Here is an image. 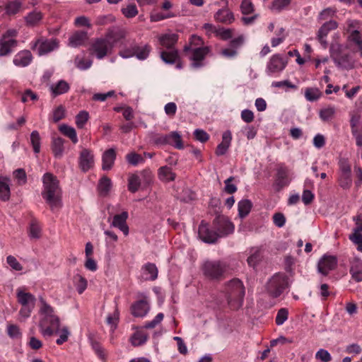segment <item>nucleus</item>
I'll return each mask as SVG.
<instances>
[{
  "mask_svg": "<svg viewBox=\"0 0 362 362\" xmlns=\"http://www.w3.org/2000/svg\"><path fill=\"white\" fill-rule=\"evenodd\" d=\"M42 198L49 206L52 211H58L62 207V203L61 189L57 177L51 173H45L42 177Z\"/></svg>",
  "mask_w": 362,
  "mask_h": 362,
  "instance_id": "obj_1",
  "label": "nucleus"
},
{
  "mask_svg": "<svg viewBox=\"0 0 362 362\" xmlns=\"http://www.w3.org/2000/svg\"><path fill=\"white\" fill-rule=\"evenodd\" d=\"M39 300L40 303V331L44 337H51L54 333V327L60 325V320L54 314L53 308L47 304L43 298L40 297Z\"/></svg>",
  "mask_w": 362,
  "mask_h": 362,
  "instance_id": "obj_2",
  "label": "nucleus"
},
{
  "mask_svg": "<svg viewBox=\"0 0 362 362\" xmlns=\"http://www.w3.org/2000/svg\"><path fill=\"white\" fill-rule=\"evenodd\" d=\"M222 292L231 309L237 310L243 305L245 291L240 279H233L228 281Z\"/></svg>",
  "mask_w": 362,
  "mask_h": 362,
  "instance_id": "obj_3",
  "label": "nucleus"
},
{
  "mask_svg": "<svg viewBox=\"0 0 362 362\" xmlns=\"http://www.w3.org/2000/svg\"><path fill=\"white\" fill-rule=\"evenodd\" d=\"M185 51L192 61V66L194 68H199L204 65V61L209 49L203 46V41L200 37L192 35L189 45L185 47Z\"/></svg>",
  "mask_w": 362,
  "mask_h": 362,
  "instance_id": "obj_4",
  "label": "nucleus"
},
{
  "mask_svg": "<svg viewBox=\"0 0 362 362\" xmlns=\"http://www.w3.org/2000/svg\"><path fill=\"white\" fill-rule=\"evenodd\" d=\"M17 301L21 305L19 316L21 320H24L30 316L33 310L36 298L34 295L25 291V288H18L16 290Z\"/></svg>",
  "mask_w": 362,
  "mask_h": 362,
  "instance_id": "obj_5",
  "label": "nucleus"
},
{
  "mask_svg": "<svg viewBox=\"0 0 362 362\" xmlns=\"http://www.w3.org/2000/svg\"><path fill=\"white\" fill-rule=\"evenodd\" d=\"M362 23L356 19H347L343 24L344 34L347 35V41L352 44H361L362 40Z\"/></svg>",
  "mask_w": 362,
  "mask_h": 362,
  "instance_id": "obj_6",
  "label": "nucleus"
},
{
  "mask_svg": "<svg viewBox=\"0 0 362 362\" xmlns=\"http://www.w3.org/2000/svg\"><path fill=\"white\" fill-rule=\"evenodd\" d=\"M59 41L57 38L47 39L40 37L30 43V48L40 56L45 55L59 48Z\"/></svg>",
  "mask_w": 362,
  "mask_h": 362,
  "instance_id": "obj_7",
  "label": "nucleus"
},
{
  "mask_svg": "<svg viewBox=\"0 0 362 362\" xmlns=\"http://www.w3.org/2000/svg\"><path fill=\"white\" fill-rule=\"evenodd\" d=\"M288 278L286 274L276 273L271 277L267 284L268 293L273 297H279L288 287Z\"/></svg>",
  "mask_w": 362,
  "mask_h": 362,
  "instance_id": "obj_8",
  "label": "nucleus"
},
{
  "mask_svg": "<svg viewBox=\"0 0 362 362\" xmlns=\"http://www.w3.org/2000/svg\"><path fill=\"white\" fill-rule=\"evenodd\" d=\"M150 52L151 47L148 45H139L134 43L129 48H121L119 54L124 59L136 57L139 60H145L148 57Z\"/></svg>",
  "mask_w": 362,
  "mask_h": 362,
  "instance_id": "obj_9",
  "label": "nucleus"
},
{
  "mask_svg": "<svg viewBox=\"0 0 362 362\" xmlns=\"http://www.w3.org/2000/svg\"><path fill=\"white\" fill-rule=\"evenodd\" d=\"M137 298H139L135 301L131 306V313L135 317H144L150 310V300L146 293H139Z\"/></svg>",
  "mask_w": 362,
  "mask_h": 362,
  "instance_id": "obj_10",
  "label": "nucleus"
},
{
  "mask_svg": "<svg viewBox=\"0 0 362 362\" xmlns=\"http://www.w3.org/2000/svg\"><path fill=\"white\" fill-rule=\"evenodd\" d=\"M240 12L243 14L241 21L245 25H252L257 19L259 15L255 13V5L252 0H242L240 5Z\"/></svg>",
  "mask_w": 362,
  "mask_h": 362,
  "instance_id": "obj_11",
  "label": "nucleus"
},
{
  "mask_svg": "<svg viewBox=\"0 0 362 362\" xmlns=\"http://www.w3.org/2000/svg\"><path fill=\"white\" fill-rule=\"evenodd\" d=\"M112 51L111 45L104 37L95 39L90 47V52L95 55L97 59H102Z\"/></svg>",
  "mask_w": 362,
  "mask_h": 362,
  "instance_id": "obj_12",
  "label": "nucleus"
},
{
  "mask_svg": "<svg viewBox=\"0 0 362 362\" xmlns=\"http://www.w3.org/2000/svg\"><path fill=\"white\" fill-rule=\"evenodd\" d=\"M198 237L202 241L209 244H214L219 239L216 229H212L204 221H202L199 226Z\"/></svg>",
  "mask_w": 362,
  "mask_h": 362,
  "instance_id": "obj_13",
  "label": "nucleus"
},
{
  "mask_svg": "<svg viewBox=\"0 0 362 362\" xmlns=\"http://www.w3.org/2000/svg\"><path fill=\"white\" fill-rule=\"evenodd\" d=\"M213 226L219 238L233 233L235 229L233 223L223 216H217L213 221Z\"/></svg>",
  "mask_w": 362,
  "mask_h": 362,
  "instance_id": "obj_14",
  "label": "nucleus"
},
{
  "mask_svg": "<svg viewBox=\"0 0 362 362\" xmlns=\"http://www.w3.org/2000/svg\"><path fill=\"white\" fill-rule=\"evenodd\" d=\"M286 59L279 54L272 55L266 66V73L269 76L281 72L286 66Z\"/></svg>",
  "mask_w": 362,
  "mask_h": 362,
  "instance_id": "obj_15",
  "label": "nucleus"
},
{
  "mask_svg": "<svg viewBox=\"0 0 362 362\" xmlns=\"http://www.w3.org/2000/svg\"><path fill=\"white\" fill-rule=\"evenodd\" d=\"M337 265V259L335 256L325 255L318 262L317 270L323 276H327L330 271L334 270Z\"/></svg>",
  "mask_w": 362,
  "mask_h": 362,
  "instance_id": "obj_16",
  "label": "nucleus"
},
{
  "mask_svg": "<svg viewBox=\"0 0 362 362\" xmlns=\"http://www.w3.org/2000/svg\"><path fill=\"white\" fill-rule=\"evenodd\" d=\"M225 6L218 9L214 15V20L217 22L230 25L235 21L233 13L228 8V0H221Z\"/></svg>",
  "mask_w": 362,
  "mask_h": 362,
  "instance_id": "obj_17",
  "label": "nucleus"
},
{
  "mask_svg": "<svg viewBox=\"0 0 362 362\" xmlns=\"http://www.w3.org/2000/svg\"><path fill=\"white\" fill-rule=\"evenodd\" d=\"M204 275L211 279L218 278L223 272V267L219 262L206 261L202 266Z\"/></svg>",
  "mask_w": 362,
  "mask_h": 362,
  "instance_id": "obj_18",
  "label": "nucleus"
},
{
  "mask_svg": "<svg viewBox=\"0 0 362 362\" xmlns=\"http://www.w3.org/2000/svg\"><path fill=\"white\" fill-rule=\"evenodd\" d=\"M94 165V156L88 149L81 151L79 156V166L83 172H86Z\"/></svg>",
  "mask_w": 362,
  "mask_h": 362,
  "instance_id": "obj_19",
  "label": "nucleus"
},
{
  "mask_svg": "<svg viewBox=\"0 0 362 362\" xmlns=\"http://www.w3.org/2000/svg\"><path fill=\"white\" fill-rule=\"evenodd\" d=\"M128 216L127 211H122L121 214H116L113 216L111 223L112 226L119 229L126 236L129 234V227L127 224Z\"/></svg>",
  "mask_w": 362,
  "mask_h": 362,
  "instance_id": "obj_20",
  "label": "nucleus"
},
{
  "mask_svg": "<svg viewBox=\"0 0 362 362\" xmlns=\"http://www.w3.org/2000/svg\"><path fill=\"white\" fill-rule=\"evenodd\" d=\"M33 61V55L29 50L18 52L13 59V63L18 67L28 66Z\"/></svg>",
  "mask_w": 362,
  "mask_h": 362,
  "instance_id": "obj_21",
  "label": "nucleus"
},
{
  "mask_svg": "<svg viewBox=\"0 0 362 362\" xmlns=\"http://www.w3.org/2000/svg\"><path fill=\"white\" fill-rule=\"evenodd\" d=\"M124 37L125 33L124 30L117 28H112L110 29L107 32L104 38L111 45V49H112V48Z\"/></svg>",
  "mask_w": 362,
  "mask_h": 362,
  "instance_id": "obj_22",
  "label": "nucleus"
},
{
  "mask_svg": "<svg viewBox=\"0 0 362 362\" xmlns=\"http://www.w3.org/2000/svg\"><path fill=\"white\" fill-rule=\"evenodd\" d=\"M158 274V268L153 263L148 262L141 267V277L145 281H155Z\"/></svg>",
  "mask_w": 362,
  "mask_h": 362,
  "instance_id": "obj_23",
  "label": "nucleus"
},
{
  "mask_svg": "<svg viewBox=\"0 0 362 362\" xmlns=\"http://www.w3.org/2000/svg\"><path fill=\"white\" fill-rule=\"evenodd\" d=\"M232 141V134L230 131H225L222 134V141L217 146L216 149V154L218 156H223L226 153L230 148Z\"/></svg>",
  "mask_w": 362,
  "mask_h": 362,
  "instance_id": "obj_24",
  "label": "nucleus"
},
{
  "mask_svg": "<svg viewBox=\"0 0 362 362\" xmlns=\"http://www.w3.org/2000/svg\"><path fill=\"white\" fill-rule=\"evenodd\" d=\"M17 46V41L15 39L0 38V57L10 55L14 48Z\"/></svg>",
  "mask_w": 362,
  "mask_h": 362,
  "instance_id": "obj_25",
  "label": "nucleus"
},
{
  "mask_svg": "<svg viewBox=\"0 0 362 362\" xmlns=\"http://www.w3.org/2000/svg\"><path fill=\"white\" fill-rule=\"evenodd\" d=\"M177 40L178 36L175 33H166L159 37L160 44L167 50L175 49V45Z\"/></svg>",
  "mask_w": 362,
  "mask_h": 362,
  "instance_id": "obj_26",
  "label": "nucleus"
},
{
  "mask_svg": "<svg viewBox=\"0 0 362 362\" xmlns=\"http://www.w3.org/2000/svg\"><path fill=\"white\" fill-rule=\"evenodd\" d=\"M116 158V152L114 148H110L105 151L102 156L103 165L104 170H109L114 165Z\"/></svg>",
  "mask_w": 362,
  "mask_h": 362,
  "instance_id": "obj_27",
  "label": "nucleus"
},
{
  "mask_svg": "<svg viewBox=\"0 0 362 362\" xmlns=\"http://www.w3.org/2000/svg\"><path fill=\"white\" fill-rule=\"evenodd\" d=\"M88 39V34L86 31H76L71 35L69 39V45L72 47H77L83 45Z\"/></svg>",
  "mask_w": 362,
  "mask_h": 362,
  "instance_id": "obj_28",
  "label": "nucleus"
},
{
  "mask_svg": "<svg viewBox=\"0 0 362 362\" xmlns=\"http://www.w3.org/2000/svg\"><path fill=\"white\" fill-rule=\"evenodd\" d=\"M290 182V180L288 178V169L284 165H280L277 168L276 172V184L283 187L284 186H287Z\"/></svg>",
  "mask_w": 362,
  "mask_h": 362,
  "instance_id": "obj_29",
  "label": "nucleus"
},
{
  "mask_svg": "<svg viewBox=\"0 0 362 362\" xmlns=\"http://www.w3.org/2000/svg\"><path fill=\"white\" fill-rule=\"evenodd\" d=\"M11 180L6 177H0V199L8 201L11 196Z\"/></svg>",
  "mask_w": 362,
  "mask_h": 362,
  "instance_id": "obj_30",
  "label": "nucleus"
},
{
  "mask_svg": "<svg viewBox=\"0 0 362 362\" xmlns=\"http://www.w3.org/2000/svg\"><path fill=\"white\" fill-rule=\"evenodd\" d=\"M43 13L38 11L34 10L28 13L24 18L26 25L30 27L37 26L43 18Z\"/></svg>",
  "mask_w": 362,
  "mask_h": 362,
  "instance_id": "obj_31",
  "label": "nucleus"
},
{
  "mask_svg": "<svg viewBox=\"0 0 362 362\" xmlns=\"http://www.w3.org/2000/svg\"><path fill=\"white\" fill-rule=\"evenodd\" d=\"M148 339V334L141 329H137L130 337L129 341L132 346H139L144 344Z\"/></svg>",
  "mask_w": 362,
  "mask_h": 362,
  "instance_id": "obj_32",
  "label": "nucleus"
},
{
  "mask_svg": "<svg viewBox=\"0 0 362 362\" xmlns=\"http://www.w3.org/2000/svg\"><path fill=\"white\" fill-rule=\"evenodd\" d=\"M64 140L61 137H54L52 139V150L54 156L57 158H61L64 150Z\"/></svg>",
  "mask_w": 362,
  "mask_h": 362,
  "instance_id": "obj_33",
  "label": "nucleus"
},
{
  "mask_svg": "<svg viewBox=\"0 0 362 362\" xmlns=\"http://www.w3.org/2000/svg\"><path fill=\"white\" fill-rule=\"evenodd\" d=\"M336 115V108L333 105H327L321 108L319 111V117L324 122H329L334 119Z\"/></svg>",
  "mask_w": 362,
  "mask_h": 362,
  "instance_id": "obj_34",
  "label": "nucleus"
},
{
  "mask_svg": "<svg viewBox=\"0 0 362 362\" xmlns=\"http://www.w3.org/2000/svg\"><path fill=\"white\" fill-rule=\"evenodd\" d=\"M158 178L163 182H170L175 179V174L173 172L171 168L165 165L160 167L158 170Z\"/></svg>",
  "mask_w": 362,
  "mask_h": 362,
  "instance_id": "obj_35",
  "label": "nucleus"
},
{
  "mask_svg": "<svg viewBox=\"0 0 362 362\" xmlns=\"http://www.w3.org/2000/svg\"><path fill=\"white\" fill-rule=\"evenodd\" d=\"M54 334H59V338L56 341V343L58 345L63 344L64 342L68 341L70 336V332L66 326H64L60 328V325H58L54 327Z\"/></svg>",
  "mask_w": 362,
  "mask_h": 362,
  "instance_id": "obj_36",
  "label": "nucleus"
},
{
  "mask_svg": "<svg viewBox=\"0 0 362 362\" xmlns=\"http://www.w3.org/2000/svg\"><path fill=\"white\" fill-rule=\"evenodd\" d=\"M70 87L67 82L64 80L58 81L56 84L50 86V90L54 96L64 94L69 91Z\"/></svg>",
  "mask_w": 362,
  "mask_h": 362,
  "instance_id": "obj_37",
  "label": "nucleus"
},
{
  "mask_svg": "<svg viewBox=\"0 0 362 362\" xmlns=\"http://www.w3.org/2000/svg\"><path fill=\"white\" fill-rule=\"evenodd\" d=\"M160 58L166 64H175L179 58L177 49H171L160 52Z\"/></svg>",
  "mask_w": 362,
  "mask_h": 362,
  "instance_id": "obj_38",
  "label": "nucleus"
},
{
  "mask_svg": "<svg viewBox=\"0 0 362 362\" xmlns=\"http://www.w3.org/2000/svg\"><path fill=\"white\" fill-rule=\"evenodd\" d=\"M176 15L173 11L161 12L157 11H151L150 14V21L151 22H158L165 19L175 17Z\"/></svg>",
  "mask_w": 362,
  "mask_h": 362,
  "instance_id": "obj_39",
  "label": "nucleus"
},
{
  "mask_svg": "<svg viewBox=\"0 0 362 362\" xmlns=\"http://www.w3.org/2000/svg\"><path fill=\"white\" fill-rule=\"evenodd\" d=\"M91 347L97 355L98 358L103 362H105L107 358V353L105 349L97 341L91 340Z\"/></svg>",
  "mask_w": 362,
  "mask_h": 362,
  "instance_id": "obj_40",
  "label": "nucleus"
},
{
  "mask_svg": "<svg viewBox=\"0 0 362 362\" xmlns=\"http://www.w3.org/2000/svg\"><path fill=\"white\" fill-rule=\"evenodd\" d=\"M59 130L64 136L69 138L74 144L78 142V136L75 129L66 124H62L59 127Z\"/></svg>",
  "mask_w": 362,
  "mask_h": 362,
  "instance_id": "obj_41",
  "label": "nucleus"
},
{
  "mask_svg": "<svg viewBox=\"0 0 362 362\" xmlns=\"http://www.w3.org/2000/svg\"><path fill=\"white\" fill-rule=\"evenodd\" d=\"M252 202L249 199H243L238 204V215L240 218L247 216L252 209Z\"/></svg>",
  "mask_w": 362,
  "mask_h": 362,
  "instance_id": "obj_42",
  "label": "nucleus"
},
{
  "mask_svg": "<svg viewBox=\"0 0 362 362\" xmlns=\"http://www.w3.org/2000/svg\"><path fill=\"white\" fill-rule=\"evenodd\" d=\"M112 187V182L107 177H102L98 183V189L101 196H106L110 191Z\"/></svg>",
  "mask_w": 362,
  "mask_h": 362,
  "instance_id": "obj_43",
  "label": "nucleus"
},
{
  "mask_svg": "<svg viewBox=\"0 0 362 362\" xmlns=\"http://www.w3.org/2000/svg\"><path fill=\"white\" fill-rule=\"evenodd\" d=\"M338 66L346 69H351L354 66V61L349 54L341 55L336 59Z\"/></svg>",
  "mask_w": 362,
  "mask_h": 362,
  "instance_id": "obj_44",
  "label": "nucleus"
},
{
  "mask_svg": "<svg viewBox=\"0 0 362 362\" xmlns=\"http://www.w3.org/2000/svg\"><path fill=\"white\" fill-rule=\"evenodd\" d=\"M350 274L357 282L362 281V262L356 261L351 267Z\"/></svg>",
  "mask_w": 362,
  "mask_h": 362,
  "instance_id": "obj_45",
  "label": "nucleus"
},
{
  "mask_svg": "<svg viewBox=\"0 0 362 362\" xmlns=\"http://www.w3.org/2000/svg\"><path fill=\"white\" fill-rule=\"evenodd\" d=\"M74 283L79 294L83 293L87 288L88 281L81 274H76L74 276Z\"/></svg>",
  "mask_w": 362,
  "mask_h": 362,
  "instance_id": "obj_46",
  "label": "nucleus"
},
{
  "mask_svg": "<svg viewBox=\"0 0 362 362\" xmlns=\"http://www.w3.org/2000/svg\"><path fill=\"white\" fill-rule=\"evenodd\" d=\"M262 252L259 248H252L247 258V263L250 267H255L262 259Z\"/></svg>",
  "mask_w": 362,
  "mask_h": 362,
  "instance_id": "obj_47",
  "label": "nucleus"
},
{
  "mask_svg": "<svg viewBox=\"0 0 362 362\" xmlns=\"http://www.w3.org/2000/svg\"><path fill=\"white\" fill-rule=\"evenodd\" d=\"M338 27V23L335 21H329L325 23L319 29L317 34L321 36H327L328 33Z\"/></svg>",
  "mask_w": 362,
  "mask_h": 362,
  "instance_id": "obj_48",
  "label": "nucleus"
},
{
  "mask_svg": "<svg viewBox=\"0 0 362 362\" xmlns=\"http://www.w3.org/2000/svg\"><path fill=\"white\" fill-rule=\"evenodd\" d=\"M321 91L317 88H307L305 90V98L308 101L314 102L320 98Z\"/></svg>",
  "mask_w": 362,
  "mask_h": 362,
  "instance_id": "obj_49",
  "label": "nucleus"
},
{
  "mask_svg": "<svg viewBox=\"0 0 362 362\" xmlns=\"http://www.w3.org/2000/svg\"><path fill=\"white\" fill-rule=\"evenodd\" d=\"M22 3L20 1L15 0L8 2L5 6V11L8 15L16 14L21 10Z\"/></svg>",
  "mask_w": 362,
  "mask_h": 362,
  "instance_id": "obj_50",
  "label": "nucleus"
},
{
  "mask_svg": "<svg viewBox=\"0 0 362 362\" xmlns=\"http://www.w3.org/2000/svg\"><path fill=\"white\" fill-rule=\"evenodd\" d=\"M338 182L343 189H349L352 185L351 173H339Z\"/></svg>",
  "mask_w": 362,
  "mask_h": 362,
  "instance_id": "obj_51",
  "label": "nucleus"
},
{
  "mask_svg": "<svg viewBox=\"0 0 362 362\" xmlns=\"http://www.w3.org/2000/svg\"><path fill=\"white\" fill-rule=\"evenodd\" d=\"M122 13L127 18H132L138 15L139 11L134 3H129L121 9Z\"/></svg>",
  "mask_w": 362,
  "mask_h": 362,
  "instance_id": "obj_52",
  "label": "nucleus"
},
{
  "mask_svg": "<svg viewBox=\"0 0 362 362\" xmlns=\"http://www.w3.org/2000/svg\"><path fill=\"white\" fill-rule=\"evenodd\" d=\"M177 149L183 148L184 146L181 139L180 134L177 132H173L169 134V143Z\"/></svg>",
  "mask_w": 362,
  "mask_h": 362,
  "instance_id": "obj_53",
  "label": "nucleus"
},
{
  "mask_svg": "<svg viewBox=\"0 0 362 362\" xmlns=\"http://www.w3.org/2000/svg\"><path fill=\"white\" fill-rule=\"evenodd\" d=\"M141 185V180L139 175L133 174L128 180V189L131 192H136Z\"/></svg>",
  "mask_w": 362,
  "mask_h": 362,
  "instance_id": "obj_54",
  "label": "nucleus"
},
{
  "mask_svg": "<svg viewBox=\"0 0 362 362\" xmlns=\"http://www.w3.org/2000/svg\"><path fill=\"white\" fill-rule=\"evenodd\" d=\"M89 119V114L86 110L80 111L76 116V124L78 129H83L88 120Z\"/></svg>",
  "mask_w": 362,
  "mask_h": 362,
  "instance_id": "obj_55",
  "label": "nucleus"
},
{
  "mask_svg": "<svg viewBox=\"0 0 362 362\" xmlns=\"http://www.w3.org/2000/svg\"><path fill=\"white\" fill-rule=\"evenodd\" d=\"M29 237L32 239H38L41 235V227L38 222L33 221L30 223L28 231Z\"/></svg>",
  "mask_w": 362,
  "mask_h": 362,
  "instance_id": "obj_56",
  "label": "nucleus"
},
{
  "mask_svg": "<svg viewBox=\"0 0 362 362\" xmlns=\"http://www.w3.org/2000/svg\"><path fill=\"white\" fill-rule=\"evenodd\" d=\"M291 3V0H274L271 9L276 12H280L286 8Z\"/></svg>",
  "mask_w": 362,
  "mask_h": 362,
  "instance_id": "obj_57",
  "label": "nucleus"
},
{
  "mask_svg": "<svg viewBox=\"0 0 362 362\" xmlns=\"http://www.w3.org/2000/svg\"><path fill=\"white\" fill-rule=\"evenodd\" d=\"M75 65L80 70H86L91 66L92 61L83 57L77 56L75 59Z\"/></svg>",
  "mask_w": 362,
  "mask_h": 362,
  "instance_id": "obj_58",
  "label": "nucleus"
},
{
  "mask_svg": "<svg viewBox=\"0 0 362 362\" xmlns=\"http://www.w3.org/2000/svg\"><path fill=\"white\" fill-rule=\"evenodd\" d=\"M126 160L132 165L136 166L138 164L143 163L144 161L143 157L135 153L131 152L126 156Z\"/></svg>",
  "mask_w": 362,
  "mask_h": 362,
  "instance_id": "obj_59",
  "label": "nucleus"
},
{
  "mask_svg": "<svg viewBox=\"0 0 362 362\" xmlns=\"http://www.w3.org/2000/svg\"><path fill=\"white\" fill-rule=\"evenodd\" d=\"M30 141L35 153L40 151V136L37 131H33L30 134Z\"/></svg>",
  "mask_w": 362,
  "mask_h": 362,
  "instance_id": "obj_60",
  "label": "nucleus"
},
{
  "mask_svg": "<svg viewBox=\"0 0 362 362\" xmlns=\"http://www.w3.org/2000/svg\"><path fill=\"white\" fill-rule=\"evenodd\" d=\"M233 30L230 28H218L216 31V37L223 40H229L232 37Z\"/></svg>",
  "mask_w": 362,
  "mask_h": 362,
  "instance_id": "obj_61",
  "label": "nucleus"
},
{
  "mask_svg": "<svg viewBox=\"0 0 362 362\" xmlns=\"http://www.w3.org/2000/svg\"><path fill=\"white\" fill-rule=\"evenodd\" d=\"M315 358L321 362H329L332 361V356L327 350L320 349L316 352Z\"/></svg>",
  "mask_w": 362,
  "mask_h": 362,
  "instance_id": "obj_62",
  "label": "nucleus"
},
{
  "mask_svg": "<svg viewBox=\"0 0 362 362\" xmlns=\"http://www.w3.org/2000/svg\"><path fill=\"white\" fill-rule=\"evenodd\" d=\"M288 311L286 308H281L276 316V324L277 325H282L288 319Z\"/></svg>",
  "mask_w": 362,
  "mask_h": 362,
  "instance_id": "obj_63",
  "label": "nucleus"
},
{
  "mask_svg": "<svg viewBox=\"0 0 362 362\" xmlns=\"http://www.w3.org/2000/svg\"><path fill=\"white\" fill-rule=\"evenodd\" d=\"M6 262L14 271L21 272L23 270V266L14 256L8 255L6 257Z\"/></svg>",
  "mask_w": 362,
  "mask_h": 362,
  "instance_id": "obj_64",
  "label": "nucleus"
}]
</instances>
